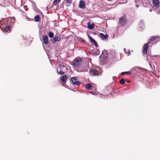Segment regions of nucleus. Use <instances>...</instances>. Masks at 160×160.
<instances>
[{"label": "nucleus", "mask_w": 160, "mask_h": 160, "mask_svg": "<svg viewBox=\"0 0 160 160\" xmlns=\"http://www.w3.org/2000/svg\"><path fill=\"white\" fill-rule=\"evenodd\" d=\"M10 21L9 18L7 21H0V28L3 32H8L10 29Z\"/></svg>", "instance_id": "nucleus-1"}, {"label": "nucleus", "mask_w": 160, "mask_h": 160, "mask_svg": "<svg viewBox=\"0 0 160 160\" xmlns=\"http://www.w3.org/2000/svg\"><path fill=\"white\" fill-rule=\"evenodd\" d=\"M57 71L58 74L62 75L66 72L67 68L65 66L60 65L58 67Z\"/></svg>", "instance_id": "nucleus-2"}, {"label": "nucleus", "mask_w": 160, "mask_h": 160, "mask_svg": "<svg viewBox=\"0 0 160 160\" xmlns=\"http://www.w3.org/2000/svg\"><path fill=\"white\" fill-rule=\"evenodd\" d=\"M82 60L80 58H77L74 59V60L72 62V65L74 66H77L81 64Z\"/></svg>", "instance_id": "nucleus-3"}, {"label": "nucleus", "mask_w": 160, "mask_h": 160, "mask_svg": "<svg viewBox=\"0 0 160 160\" xmlns=\"http://www.w3.org/2000/svg\"><path fill=\"white\" fill-rule=\"evenodd\" d=\"M71 82L72 83L75 85H78L80 84V82L78 81L77 77H73L71 78Z\"/></svg>", "instance_id": "nucleus-4"}, {"label": "nucleus", "mask_w": 160, "mask_h": 160, "mask_svg": "<svg viewBox=\"0 0 160 160\" xmlns=\"http://www.w3.org/2000/svg\"><path fill=\"white\" fill-rule=\"evenodd\" d=\"M89 73L92 76H97L98 74V71L96 69H90Z\"/></svg>", "instance_id": "nucleus-5"}, {"label": "nucleus", "mask_w": 160, "mask_h": 160, "mask_svg": "<svg viewBox=\"0 0 160 160\" xmlns=\"http://www.w3.org/2000/svg\"><path fill=\"white\" fill-rule=\"evenodd\" d=\"M127 21L125 18L122 17L119 20V23L121 26H124L126 23Z\"/></svg>", "instance_id": "nucleus-6"}, {"label": "nucleus", "mask_w": 160, "mask_h": 160, "mask_svg": "<svg viewBox=\"0 0 160 160\" xmlns=\"http://www.w3.org/2000/svg\"><path fill=\"white\" fill-rule=\"evenodd\" d=\"M148 47V43H145L143 46V53L144 54H147V50Z\"/></svg>", "instance_id": "nucleus-7"}, {"label": "nucleus", "mask_w": 160, "mask_h": 160, "mask_svg": "<svg viewBox=\"0 0 160 160\" xmlns=\"http://www.w3.org/2000/svg\"><path fill=\"white\" fill-rule=\"evenodd\" d=\"M79 7L82 9H83L85 7V5L83 0H80L79 2Z\"/></svg>", "instance_id": "nucleus-8"}, {"label": "nucleus", "mask_w": 160, "mask_h": 160, "mask_svg": "<svg viewBox=\"0 0 160 160\" xmlns=\"http://www.w3.org/2000/svg\"><path fill=\"white\" fill-rule=\"evenodd\" d=\"M152 4L154 6L158 7L159 6V0H152Z\"/></svg>", "instance_id": "nucleus-9"}, {"label": "nucleus", "mask_w": 160, "mask_h": 160, "mask_svg": "<svg viewBox=\"0 0 160 160\" xmlns=\"http://www.w3.org/2000/svg\"><path fill=\"white\" fill-rule=\"evenodd\" d=\"M61 38L60 37L55 36L52 40V42L53 43H55L56 41H59L61 40Z\"/></svg>", "instance_id": "nucleus-10"}, {"label": "nucleus", "mask_w": 160, "mask_h": 160, "mask_svg": "<svg viewBox=\"0 0 160 160\" xmlns=\"http://www.w3.org/2000/svg\"><path fill=\"white\" fill-rule=\"evenodd\" d=\"M43 40L44 43L46 44H47L48 43V38L47 35H45L43 36Z\"/></svg>", "instance_id": "nucleus-11"}, {"label": "nucleus", "mask_w": 160, "mask_h": 160, "mask_svg": "<svg viewBox=\"0 0 160 160\" xmlns=\"http://www.w3.org/2000/svg\"><path fill=\"white\" fill-rule=\"evenodd\" d=\"M67 78V77L66 75H64L60 77V79L63 82H66V81Z\"/></svg>", "instance_id": "nucleus-12"}, {"label": "nucleus", "mask_w": 160, "mask_h": 160, "mask_svg": "<svg viewBox=\"0 0 160 160\" xmlns=\"http://www.w3.org/2000/svg\"><path fill=\"white\" fill-rule=\"evenodd\" d=\"M88 28L90 29H92L94 28V23H92L90 24V22H88Z\"/></svg>", "instance_id": "nucleus-13"}, {"label": "nucleus", "mask_w": 160, "mask_h": 160, "mask_svg": "<svg viewBox=\"0 0 160 160\" xmlns=\"http://www.w3.org/2000/svg\"><path fill=\"white\" fill-rule=\"evenodd\" d=\"M144 26V21L142 20H141L139 24V27L141 28H143Z\"/></svg>", "instance_id": "nucleus-14"}, {"label": "nucleus", "mask_w": 160, "mask_h": 160, "mask_svg": "<svg viewBox=\"0 0 160 160\" xmlns=\"http://www.w3.org/2000/svg\"><path fill=\"white\" fill-rule=\"evenodd\" d=\"M159 37L158 36H152L151 37V38L149 39V41L151 42L154 41L155 39L157 38H159Z\"/></svg>", "instance_id": "nucleus-15"}, {"label": "nucleus", "mask_w": 160, "mask_h": 160, "mask_svg": "<svg viewBox=\"0 0 160 160\" xmlns=\"http://www.w3.org/2000/svg\"><path fill=\"white\" fill-rule=\"evenodd\" d=\"M99 37L102 39H104L106 38L107 37L102 33H100L99 34Z\"/></svg>", "instance_id": "nucleus-16"}, {"label": "nucleus", "mask_w": 160, "mask_h": 160, "mask_svg": "<svg viewBox=\"0 0 160 160\" xmlns=\"http://www.w3.org/2000/svg\"><path fill=\"white\" fill-rule=\"evenodd\" d=\"M86 88L88 90H91L92 89L91 85L90 83H88L85 86Z\"/></svg>", "instance_id": "nucleus-17"}, {"label": "nucleus", "mask_w": 160, "mask_h": 160, "mask_svg": "<svg viewBox=\"0 0 160 160\" xmlns=\"http://www.w3.org/2000/svg\"><path fill=\"white\" fill-rule=\"evenodd\" d=\"M34 19H35V21L36 22H38L39 21H40V17H39V15H36L34 17Z\"/></svg>", "instance_id": "nucleus-18"}, {"label": "nucleus", "mask_w": 160, "mask_h": 160, "mask_svg": "<svg viewBox=\"0 0 160 160\" xmlns=\"http://www.w3.org/2000/svg\"><path fill=\"white\" fill-rule=\"evenodd\" d=\"M125 74H128L129 75H131L132 74L130 71L123 72L121 73V74L122 75H124Z\"/></svg>", "instance_id": "nucleus-19"}, {"label": "nucleus", "mask_w": 160, "mask_h": 160, "mask_svg": "<svg viewBox=\"0 0 160 160\" xmlns=\"http://www.w3.org/2000/svg\"><path fill=\"white\" fill-rule=\"evenodd\" d=\"M125 79L124 78H122L120 81L119 83L122 84H123L125 83Z\"/></svg>", "instance_id": "nucleus-20"}, {"label": "nucleus", "mask_w": 160, "mask_h": 160, "mask_svg": "<svg viewBox=\"0 0 160 160\" xmlns=\"http://www.w3.org/2000/svg\"><path fill=\"white\" fill-rule=\"evenodd\" d=\"M124 51L126 53L128 54V55L129 54H130V50H126V48H124Z\"/></svg>", "instance_id": "nucleus-21"}, {"label": "nucleus", "mask_w": 160, "mask_h": 160, "mask_svg": "<svg viewBox=\"0 0 160 160\" xmlns=\"http://www.w3.org/2000/svg\"><path fill=\"white\" fill-rule=\"evenodd\" d=\"M78 39L81 42L83 43H84L86 42L85 40L84 39H83L81 38H79Z\"/></svg>", "instance_id": "nucleus-22"}, {"label": "nucleus", "mask_w": 160, "mask_h": 160, "mask_svg": "<svg viewBox=\"0 0 160 160\" xmlns=\"http://www.w3.org/2000/svg\"><path fill=\"white\" fill-rule=\"evenodd\" d=\"M107 53V51L106 50H103L102 52V54H104V56H106Z\"/></svg>", "instance_id": "nucleus-23"}, {"label": "nucleus", "mask_w": 160, "mask_h": 160, "mask_svg": "<svg viewBox=\"0 0 160 160\" xmlns=\"http://www.w3.org/2000/svg\"><path fill=\"white\" fill-rule=\"evenodd\" d=\"M48 35L49 37L52 38L53 37L54 34L52 32H49Z\"/></svg>", "instance_id": "nucleus-24"}, {"label": "nucleus", "mask_w": 160, "mask_h": 160, "mask_svg": "<svg viewBox=\"0 0 160 160\" xmlns=\"http://www.w3.org/2000/svg\"><path fill=\"white\" fill-rule=\"evenodd\" d=\"M88 38H89V39L90 40L93 42L94 43V42H95L96 41L93 39V38H92L91 37L89 36Z\"/></svg>", "instance_id": "nucleus-25"}, {"label": "nucleus", "mask_w": 160, "mask_h": 160, "mask_svg": "<svg viewBox=\"0 0 160 160\" xmlns=\"http://www.w3.org/2000/svg\"><path fill=\"white\" fill-rule=\"evenodd\" d=\"M10 19V21L11 20L10 22H11L13 23L14 22V21H15V18L14 17H13L12 18V19L10 18V19Z\"/></svg>", "instance_id": "nucleus-26"}, {"label": "nucleus", "mask_w": 160, "mask_h": 160, "mask_svg": "<svg viewBox=\"0 0 160 160\" xmlns=\"http://www.w3.org/2000/svg\"><path fill=\"white\" fill-rule=\"evenodd\" d=\"M149 65L150 66L151 68H152L153 69H155V67L154 65H152V64L150 63H149Z\"/></svg>", "instance_id": "nucleus-27"}, {"label": "nucleus", "mask_w": 160, "mask_h": 160, "mask_svg": "<svg viewBox=\"0 0 160 160\" xmlns=\"http://www.w3.org/2000/svg\"><path fill=\"white\" fill-rule=\"evenodd\" d=\"M93 43H94V45H95L96 47L98 48V44L97 43V42H96V41L95 42H94Z\"/></svg>", "instance_id": "nucleus-28"}, {"label": "nucleus", "mask_w": 160, "mask_h": 160, "mask_svg": "<svg viewBox=\"0 0 160 160\" xmlns=\"http://www.w3.org/2000/svg\"><path fill=\"white\" fill-rule=\"evenodd\" d=\"M135 2L136 4H139V3L140 2L139 0H135Z\"/></svg>", "instance_id": "nucleus-29"}, {"label": "nucleus", "mask_w": 160, "mask_h": 160, "mask_svg": "<svg viewBox=\"0 0 160 160\" xmlns=\"http://www.w3.org/2000/svg\"><path fill=\"white\" fill-rule=\"evenodd\" d=\"M57 0H55L53 2V3L54 4H55L56 3H57Z\"/></svg>", "instance_id": "nucleus-30"}, {"label": "nucleus", "mask_w": 160, "mask_h": 160, "mask_svg": "<svg viewBox=\"0 0 160 160\" xmlns=\"http://www.w3.org/2000/svg\"><path fill=\"white\" fill-rule=\"evenodd\" d=\"M90 93L92 95H94L95 94V93L93 91H91Z\"/></svg>", "instance_id": "nucleus-31"}, {"label": "nucleus", "mask_w": 160, "mask_h": 160, "mask_svg": "<svg viewBox=\"0 0 160 160\" xmlns=\"http://www.w3.org/2000/svg\"><path fill=\"white\" fill-rule=\"evenodd\" d=\"M135 71H136V70L134 68H132L131 70V71H132V72Z\"/></svg>", "instance_id": "nucleus-32"}, {"label": "nucleus", "mask_w": 160, "mask_h": 160, "mask_svg": "<svg viewBox=\"0 0 160 160\" xmlns=\"http://www.w3.org/2000/svg\"><path fill=\"white\" fill-rule=\"evenodd\" d=\"M135 6L137 7V8H138L139 6V5H138V4H135Z\"/></svg>", "instance_id": "nucleus-33"}, {"label": "nucleus", "mask_w": 160, "mask_h": 160, "mask_svg": "<svg viewBox=\"0 0 160 160\" xmlns=\"http://www.w3.org/2000/svg\"><path fill=\"white\" fill-rule=\"evenodd\" d=\"M99 54V52H97V53H95V55H98Z\"/></svg>", "instance_id": "nucleus-34"}, {"label": "nucleus", "mask_w": 160, "mask_h": 160, "mask_svg": "<svg viewBox=\"0 0 160 160\" xmlns=\"http://www.w3.org/2000/svg\"><path fill=\"white\" fill-rule=\"evenodd\" d=\"M57 1L58 2H59L61 0H57Z\"/></svg>", "instance_id": "nucleus-35"}, {"label": "nucleus", "mask_w": 160, "mask_h": 160, "mask_svg": "<svg viewBox=\"0 0 160 160\" xmlns=\"http://www.w3.org/2000/svg\"><path fill=\"white\" fill-rule=\"evenodd\" d=\"M107 8L108 9H111V8L109 7H107Z\"/></svg>", "instance_id": "nucleus-36"}, {"label": "nucleus", "mask_w": 160, "mask_h": 160, "mask_svg": "<svg viewBox=\"0 0 160 160\" xmlns=\"http://www.w3.org/2000/svg\"><path fill=\"white\" fill-rule=\"evenodd\" d=\"M149 11L151 12H152V10L151 9H150Z\"/></svg>", "instance_id": "nucleus-37"}, {"label": "nucleus", "mask_w": 160, "mask_h": 160, "mask_svg": "<svg viewBox=\"0 0 160 160\" xmlns=\"http://www.w3.org/2000/svg\"><path fill=\"white\" fill-rule=\"evenodd\" d=\"M127 2H125V3H126Z\"/></svg>", "instance_id": "nucleus-38"}, {"label": "nucleus", "mask_w": 160, "mask_h": 160, "mask_svg": "<svg viewBox=\"0 0 160 160\" xmlns=\"http://www.w3.org/2000/svg\"><path fill=\"white\" fill-rule=\"evenodd\" d=\"M9 32H10V30L8 32H9Z\"/></svg>", "instance_id": "nucleus-39"}, {"label": "nucleus", "mask_w": 160, "mask_h": 160, "mask_svg": "<svg viewBox=\"0 0 160 160\" xmlns=\"http://www.w3.org/2000/svg\"><path fill=\"white\" fill-rule=\"evenodd\" d=\"M153 57H156V56H154Z\"/></svg>", "instance_id": "nucleus-40"}]
</instances>
